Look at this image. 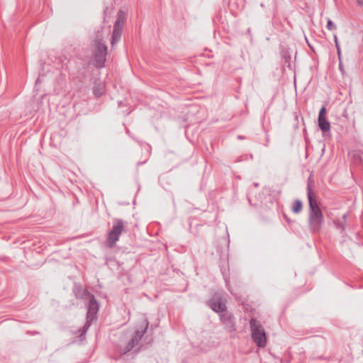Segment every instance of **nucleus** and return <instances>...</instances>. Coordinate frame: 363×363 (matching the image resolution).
<instances>
[{"instance_id":"f257e3e1","label":"nucleus","mask_w":363,"mask_h":363,"mask_svg":"<svg viewBox=\"0 0 363 363\" xmlns=\"http://www.w3.org/2000/svg\"><path fill=\"white\" fill-rule=\"evenodd\" d=\"M310 180L311 178L308 182ZM307 196L309 204V229L312 233H315L320 230L324 223V217L316 200L313 197V191L309 183L307 186Z\"/></svg>"},{"instance_id":"f03ea898","label":"nucleus","mask_w":363,"mask_h":363,"mask_svg":"<svg viewBox=\"0 0 363 363\" xmlns=\"http://www.w3.org/2000/svg\"><path fill=\"white\" fill-rule=\"evenodd\" d=\"M149 327V321L145 318L140 325L136 329L132 338L125 347H121L118 351L121 354H125L139 345L140 341Z\"/></svg>"},{"instance_id":"7ed1b4c3","label":"nucleus","mask_w":363,"mask_h":363,"mask_svg":"<svg viewBox=\"0 0 363 363\" xmlns=\"http://www.w3.org/2000/svg\"><path fill=\"white\" fill-rule=\"evenodd\" d=\"M250 327L252 332V338L256 345L259 347H264L267 345V336L261 323L252 318L250 320Z\"/></svg>"},{"instance_id":"20e7f679","label":"nucleus","mask_w":363,"mask_h":363,"mask_svg":"<svg viewBox=\"0 0 363 363\" xmlns=\"http://www.w3.org/2000/svg\"><path fill=\"white\" fill-rule=\"evenodd\" d=\"M124 229V221L120 218H115L113 220V226L108 233L107 245L109 247H113L119 240Z\"/></svg>"},{"instance_id":"39448f33","label":"nucleus","mask_w":363,"mask_h":363,"mask_svg":"<svg viewBox=\"0 0 363 363\" xmlns=\"http://www.w3.org/2000/svg\"><path fill=\"white\" fill-rule=\"evenodd\" d=\"M94 61L96 65L99 67H102L106 62L107 55V46L102 42V40H96L94 43Z\"/></svg>"},{"instance_id":"423d86ee","label":"nucleus","mask_w":363,"mask_h":363,"mask_svg":"<svg viewBox=\"0 0 363 363\" xmlns=\"http://www.w3.org/2000/svg\"><path fill=\"white\" fill-rule=\"evenodd\" d=\"M207 305L216 313H222L227 311L225 302L223 296L219 292L214 293L207 301Z\"/></svg>"},{"instance_id":"0eeeda50","label":"nucleus","mask_w":363,"mask_h":363,"mask_svg":"<svg viewBox=\"0 0 363 363\" xmlns=\"http://www.w3.org/2000/svg\"><path fill=\"white\" fill-rule=\"evenodd\" d=\"M83 298L88 302L87 317L95 318L99 311V303L94 295L87 291H84Z\"/></svg>"},{"instance_id":"6e6552de","label":"nucleus","mask_w":363,"mask_h":363,"mask_svg":"<svg viewBox=\"0 0 363 363\" xmlns=\"http://www.w3.org/2000/svg\"><path fill=\"white\" fill-rule=\"evenodd\" d=\"M220 320L228 332H234L236 330L235 317L230 311H225L220 314Z\"/></svg>"},{"instance_id":"1a4fd4ad","label":"nucleus","mask_w":363,"mask_h":363,"mask_svg":"<svg viewBox=\"0 0 363 363\" xmlns=\"http://www.w3.org/2000/svg\"><path fill=\"white\" fill-rule=\"evenodd\" d=\"M326 112L325 106H322L318 117V126L323 133L328 132L330 130V123L326 118Z\"/></svg>"},{"instance_id":"9d476101","label":"nucleus","mask_w":363,"mask_h":363,"mask_svg":"<svg viewBox=\"0 0 363 363\" xmlns=\"http://www.w3.org/2000/svg\"><path fill=\"white\" fill-rule=\"evenodd\" d=\"M125 13L122 11H119L118 13V18L116 21L113 28L115 30H122V25L124 23Z\"/></svg>"},{"instance_id":"9b49d317","label":"nucleus","mask_w":363,"mask_h":363,"mask_svg":"<svg viewBox=\"0 0 363 363\" xmlns=\"http://www.w3.org/2000/svg\"><path fill=\"white\" fill-rule=\"evenodd\" d=\"M94 318H89V317L86 316V323L82 328V333L79 335V337H80L81 340H83L84 339H85L86 333L88 330V329L89 328L90 325H91V323L94 320Z\"/></svg>"},{"instance_id":"f8f14e48","label":"nucleus","mask_w":363,"mask_h":363,"mask_svg":"<svg viewBox=\"0 0 363 363\" xmlns=\"http://www.w3.org/2000/svg\"><path fill=\"white\" fill-rule=\"evenodd\" d=\"M93 93L95 96L100 97L104 93V86L102 84L99 83L94 85Z\"/></svg>"},{"instance_id":"ddd939ff","label":"nucleus","mask_w":363,"mask_h":363,"mask_svg":"<svg viewBox=\"0 0 363 363\" xmlns=\"http://www.w3.org/2000/svg\"><path fill=\"white\" fill-rule=\"evenodd\" d=\"M121 31H122L121 30H115L113 28V35L111 38L112 46H113L115 44H116L119 41L121 36Z\"/></svg>"},{"instance_id":"4468645a","label":"nucleus","mask_w":363,"mask_h":363,"mask_svg":"<svg viewBox=\"0 0 363 363\" xmlns=\"http://www.w3.org/2000/svg\"><path fill=\"white\" fill-rule=\"evenodd\" d=\"M303 207L302 201L300 200H296L292 206V211L295 213L301 212Z\"/></svg>"},{"instance_id":"2eb2a0df","label":"nucleus","mask_w":363,"mask_h":363,"mask_svg":"<svg viewBox=\"0 0 363 363\" xmlns=\"http://www.w3.org/2000/svg\"><path fill=\"white\" fill-rule=\"evenodd\" d=\"M334 41H335V47L337 48V55H338V58H340V57H341L340 48V45H339V43H338L337 38V36L335 35H334Z\"/></svg>"},{"instance_id":"dca6fc26","label":"nucleus","mask_w":363,"mask_h":363,"mask_svg":"<svg viewBox=\"0 0 363 363\" xmlns=\"http://www.w3.org/2000/svg\"><path fill=\"white\" fill-rule=\"evenodd\" d=\"M326 27L330 30H334L337 28L335 24L330 19L328 20Z\"/></svg>"},{"instance_id":"f3484780","label":"nucleus","mask_w":363,"mask_h":363,"mask_svg":"<svg viewBox=\"0 0 363 363\" xmlns=\"http://www.w3.org/2000/svg\"><path fill=\"white\" fill-rule=\"evenodd\" d=\"M339 69H340V70L341 71V72L342 74L345 73V70H344V68H343V65H342V60H341V57L339 58Z\"/></svg>"},{"instance_id":"a211bd4d","label":"nucleus","mask_w":363,"mask_h":363,"mask_svg":"<svg viewBox=\"0 0 363 363\" xmlns=\"http://www.w3.org/2000/svg\"><path fill=\"white\" fill-rule=\"evenodd\" d=\"M238 139H240V140H241V139H243V137H242V136H241V135H238Z\"/></svg>"},{"instance_id":"6ab92c4d","label":"nucleus","mask_w":363,"mask_h":363,"mask_svg":"<svg viewBox=\"0 0 363 363\" xmlns=\"http://www.w3.org/2000/svg\"><path fill=\"white\" fill-rule=\"evenodd\" d=\"M40 82V79L38 78L37 80H36V84Z\"/></svg>"},{"instance_id":"aec40b11","label":"nucleus","mask_w":363,"mask_h":363,"mask_svg":"<svg viewBox=\"0 0 363 363\" xmlns=\"http://www.w3.org/2000/svg\"><path fill=\"white\" fill-rule=\"evenodd\" d=\"M255 186H258V184L257 183H255L254 184Z\"/></svg>"}]
</instances>
